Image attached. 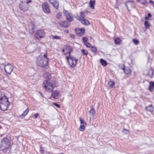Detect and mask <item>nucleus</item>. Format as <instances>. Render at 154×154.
<instances>
[{
	"instance_id": "f257e3e1",
	"label": "nucleus",
	"mask_w": 154,
	"mask_h": 154,
	"mask_svg": "<svg viewBox=\"0 0 154 154\" xmlns=\"http://www.w3.org/2000/svg\"><path fill=\"white\" fill-rule=\"evenodd\" d=\"M53 74V73L51 75L49 73H44L43 75L44 78L48 79L43 82V87L45 88L46 91L49 92L52 91L54 86H55V85H54L55 82L54 79L53 78V79H51V75Z\"/></svg>"
},
{
	"instance_id": "f03ea898",
	"label": "nucleus",
	"mask_w": 154,
	"mask_h": 154,
	"mask_svg": "<svg viewBox=\"0 0 154 154\" xmlns=\"http://www.w3.org/2000/svg\"><path fill=\"white\" fill-rule=\"evenodd\" d=\"M67 53L69 54V56L66 57L67 60L72 67H74L77 63V60L74 57L70 55V53L72 51V48L69 46H66L65 48Z\"/></svg>"
},
{
	"instance_id": "7ed1b4c3",
	"label": "nucleus",
	"mask_w": 154,
	"mask_h": 154,
	"mask_svg": "<svg viewBox=\"0 0 154 154\" xmlns=\"http://www.w3.org/2000/svg\"><path fill=\"white\" fill-rule=\"evenodd\" d=\"M42 57H38L36 61L37 65L41 67H45L48 62V59L47 57V53H45Z\"/></svg>"
},
{
	"instance_id": "20e7f679",
	"label": "nucleus",
	"mask_w": 154,
	"mask_h": 154,
	"mask_svg": "<svg viewBox=\"0 0 154 154\" xmlns=\"http://www.w3.org/2000/svg\"><path fill=\"white\" fill-rule=\"evenodd\" d=\"M10 138L9 137H5L2 139L0 145V149L3 152H7L10 145Z\"/></svg>"
},
{
	"instance_id": "39448f33",
	"label": "nucleus",
	"mask_w": 154,
	"mask_h": 154,
	"mask_svg": "<svg viewBox=\"0 0 154 154\" xmlns=\"http://www.w3.org/2000/svg\"><path fill=\"white\" fill-rule=\"evenodd\" d=\"M10 103L6 97L0 99V109L3 111L7 110L9 105Z\"/></svg>"
},
{
	"instance_id": "423d86ee",
	"label": "nucleus",
	"mask_w": 154,
	"mask_h": 154,
	"mask_svg": "<svg viewBox=\"0 0 154 154\" xmlns=\"http://www.w3.org/2000/svg\"><path fill=\"white\" fill-rule=\"evenodd\" d=\"M49 4L47 2H43L42 5V7L43 11L45 13L48 14L50 13V11L49 8Z\"/></svg>"
},
{
	"instance_id": "0eeeda50",
	"label": "nucleus",
	"mask_w": 154,
	"mask_h": 154,
	"mask_svg": "<svg viewBox=\"0 0 154 154\" xmlns=\"http://www.w3.org/2000/svg\"><path fill=\"white\" fill-rule=\"evenodd\" d=\"M45 35V32L44 30H39L37 31L35 35V38L38 39L42 38Z\"/></svg>"
},
{
	"instance_id": "6e6552de",
	"label": "nucleus",
	"mask_w": 154,
	"mask_h": 154,
	"mask_svg": "<svg viewBox=\"0 0 154 154\" xmlns=\"http://www.w3.org/2000/svg\"><path fill=\"white\" fill-rule=\"evenodd\" d=\"M58 24L61 26L67 28L70 24V23L66 20L60 21L58 22Z\"/></svg>"
},
{
	"instance_id": "1a4fd4ad",
	"label": "nucleus",
	"mask_w": 154,
	"mask_h": 154,
	"mask_svg": "<svg viewBox=\"0 0 154 154\" xmlns=\"http://www.w3.org/2000/svg\"><path fill=\"white\" fill-rule=\"evenodd\" d=\"M75 33L78 36H81L85 32V29L83 28H82L79 29H75Z\"/></svg>"
},
{
	"instance_id": "9d476101",
	"label": "nucleus",
	"mask_w": 154,
	"mask_h": 154,
	"mask_svg": "<svg viewBox=\"0 0 154 154\" xmlns=\"http://www.w3.org/2000/svg\"><path fill=\"white\" fill-rule=\"evenodd\" d=\"M125 4L129 11V8H134V4L133 1H128Z\"/></svg>"
},
{
	"instance_id": "9b49d317",
	"label": "nucleus",
	"mask_w": 154,
	"mask_h": 154,
	"mask_svg": "<svg viewBox=\"0 0 154 154\" xmlns=\"http://www.w3.org/2000/svg\"><path fill=\"white\" fill-rule=\"evenodd\" d=\"M66 17V20L69 21H72L73 20V17L72 14L68 12H66L64 13Z\"/></svg>"
},
{
	"instance_id": "f8f14e48",
	"label": "nucleus",
	"mask_w": 154,
	"mask_h": 154,
	"mask_svg": "<svg viewBox=\"0 0 154 154\" xmlns=\"http://www.w3.org/2000/svg\"><path fill=\"white\" fill-rule=\"evenodd\" d=\"M35 27L34 24L31 23L28 25V29L30 32L32 33L34 31Z\"/></svg>"
},
{
	"instance_id": "ddd939ff",
	"label": "nucleus",
	"mask_w": 154,
	"mask_h": 154,
	"mask_svg": "<svg viewBox=\"0 0 154 154\" xmlns=\"http://www.w3.org/2000/svg\"><path fill=\"white\" fill-rule=\"evenodd\" d=\"M89 118L90 119H93L94 117L95 114V112L94 109L93 108L91 109L89 111Z\"/></svg>"
},
{
	"instance_id": "4468645a",
	"label": "nucleus",
	"mask_w": 154,
	"mask_h": 154,
	"mask_svg": "<svg viewBox=\"0 0 154 154\" xmlns=\"http://www.w3.org/2000/svg\"><path fill=\"white\" fill-rule=\"evenodd\" d=\"M59 93L57 91H54L52 92L51 97L54 99L58 98Z\"/></svg>"
},
{
	"instance_id": "2eb2a0df",
	"label": "nucleus",
	"mask_w": 154,
	"mask_h": 154,
	"mask_svg": "<svg viewBox=\"0 0 154 154\" xmlns=\"http://www.w3.org/2000/svg\"><path fill=\"white\" fill-rule=\"evenodd\" d=\"M154 82L151 81L149 82V89L151 92L154 91Z\"/></svg>"
},
{
	"instance_id": "dca6fc26",
	"label": "nucleus",
	"mask_w": 154,
	"mask_h": 154,
	"mask_svg": "<svg viewBox=\"0 0 154 154\" xmlns=\"http://www.w3.org/2000/svg\"><path fill=\"white\" fill-rule=\"evenodd\" d=\"M80 21L81 23L84 25H88L90 24V23L87 20L84 19H80Z\"/></svg>"
},
{
	"instance_id": "f3484780",
	"label": "nucleus",
	"mask_w": 154,
	"mask_h": 154,
	"mask_svg": "<svg viewBox=\"0 0 154 154\" xmlns=\"http://www.w3.org/2000/svg\"><path fill=\"white\" fill-rule=\"evenodd\" d=\"M146 109L147 111L151 112H153L154 110V108L152 105H150L146 107Z\"/></svg>"
},
{
	"instance_id": "a211bd4d",
	"label": "nucleus",
	"mask_w": 154,
	"mask_h": 154,
	"mask_svg": "<svg viewBox=\"0 0 154 154\" xmlns=\"http://www.w3.org/2000/svg\"><path fill=\"white\" fill-rule=\"evenodd\" d=\"M95 3V1L94 0H91L89 2V7L92 9H94Z\"/></svg>"
},
{
	"instance_id": "6ab92c4d",
	"label": "nucleus",
	"mask_w": 154,
	"mask_h": 154,
	"mask_svg": "<svg viewBox=\"0 0 154 154\" xmlns=\"http://www.w3.org/2000/svg\"><path fill=\"white\" fill-rule=\"evenodd\" d=\"M124 71L125 73L128 74H131V71L130 68H121Z\"/></svg>"
},
{
	"instance_id": "aec40b11",
	"label": "nucleus",
	"mask_w": 154,
	"mask_h": 154,
	"mask_svg": "<svg viewBox=\"0 0 154 154\" xmlns=\"http://www.w3.org/2000/svg\"><path fill=\"white\" fill-rule=\"evenodd\" d=\"M138 2L141 3L142 5L146 6H148V2L147 0H138Z\"/></svg>"
},
{
	"instance_id": "412c9836",
	"label": "nucleus",
	"mask_w": 154,
	"mask_h": 154,
	"mask_svg": "<svg viewBox=\"0 0 154 154\" xmlns=\"http://www.w3.org/2000/svg\"><path fill=\"white\" fill-rule=\"evenodd\" d=\"M20 8L21 10L23 11H26L28 9V8L26 5L20 6Z\"/></svg>"
},
{
	"instance_id": "4be33fe9",
	"label": "nucleus",
	"mask_w": 154,
	"mask_h": 154,
	"mask_svg": "<svg viewBox=\"0 0 154 154\" xmlns=\"http://www.w3.org/2000/svg\"><path fill=\"white\" fill-rule=\"evenodd\" d=\"M153 70L152 69H150L148 71V75L150 77L152 78L153 77Z\"/></svg>"
},
{
	"instance_id": "5701e85b",
	"label": "nucleus",
	"mask_w": 154,
	"mask_h": 154,
	"mask_svg": "<svg viewBox=\"0 0 154 154\" xmlns=\"http://www.w3.org/2000/svg\"><path fill=\"white\" fill-rule=\"evenodd\" d=\"M4 69L5 72L8 74H11L13 70V68H4Z\"/></svg>"
},
{
	"instance_id": "b1692460",
	"label": "nucleus",
	"mask_w": 154,
	"mask_h": 154,
	"mask_svg": "<svg viewBox=\"0 0 154 154\" xmlns=\"http://www.w3.org/2000/svg\"><path fill=\"white\" fill-rule=\"evenodd\" d=\"M144 25L145 26V28L146 29H149V28L150 26V24L148 21H145Z\"/></svg>"
},
{
	"instance_id": "393cba45",
	"label": "nucleus",
	"mask_w": 154,
	"mask_h": 154,
	"mask_svg": "<svg viewBox=\"0 0 154 154\" xmlns=\"http://www.w3.org/2000/svg\"><path fill=\"white\" fill-rule=\"evenodd\" d=\"M115 85L114 82L113 81H110L108 83V86L110 88H112Z\"/></svg>"
},
{
	"instance_id": "a878e982",
	"label": "nucleus",
	"mask_w": 154,
	"mask_h": 154,
	"mask_svg": "<svg viewBox=\"0 0 154 154\" xmlns=\"http://www.w3.org/2000/svg\"><path fill=\"white\" fill-rule=\"evenodd\" d=\"M62 16V13L60 12H58L57 13L56 15V18L59 20L60 18H61Z\"/></svg>"
},
{
	"instance_id": "bb28decb",
	"label": "nucleus",
	"mask_w": 154,
	"mask_h": 154,
	"mask_svg": "<svg viewBox=\"0 0 154 154\" xmlns=\"http://www.w3.org/2000/svg\"><path fill=\"white\" fill-rule=\"evenodd\" d=\"M52 5L56 9H57L58 8L59 3L58 2L56 1L54 2Z\"/></svg>"
},
{
	"instance_id": "cd10ccee",
	"label": "nucleus",
	"mask_w": 154,
	"mask_h": 154,
	"mask_svg": "<svg viewBox=\"0 0 154 154\" xmlns=\"http://www.w3.org/2000/svg\"><path fill=\"white\" fill-rule=\"evenodd\" d=\"M100 62L102 65H103V66H106L107 64V63L106 61L102 59H100Z\"/></svg>"
},
{
	"instance_id": "c85d7f7f",
	"label": "nucleus",
	"mask_w": 154,
	"mask_h": 154,
	"mask_svg": "<svg viewBox=\"0 0 154 154\" xmlns=\"http://www.w3.org/2000/svg\"><path fill=\"white\" fill-rule=\"evenodd\" d=\"M121 40L119 38H116L115 39L114 43L116 45H119L120 44Z\"/></svg>"
},
{
	"instance_id": "c756f323",
	"label": "nucleus",
	"mask_w": 154,
	"mask_h": 154,
	"mask_svg": "<svg viewBox=\"0 0 154 154\" xmlns=\"http://www.w3.org/2000/svg\"><path fill=\"white\" fill-rule=\"evenodd\" d=\"M29 112V110L28 109H26L25 110L23 113L22 114L21 116H23V117H25L26 116L28 113Z\"/></svg>"
},
{
	"instance_id": "7c9ffc66",
	"label": "nucleus",
	"mask_w": 154,
	"mask_h": 154,
	"mask_svg": "<svg viewBox=\"0 0 154 154\" xmlns=\"http://www.w3.org/2000/svg\"><path fill=\"white\" fill-rule=\"evenodd\" d=\"M81 51L82 54L85 55H86L88 54V52L87 51H86L85 49L81 50Z\"/></svg>"
},
{
	"instance_id": "2f4dec72",
	"label": "nucleus",
	"mask_w": 154,
	"mask_h": 154,
	"mask_svg": "<svg viewBox=\"0 0 154 154\" xmlns=\"http://www.w3.org/2000/svg\"><path fill=\"white\" fill-rule=\"evenodd\" d=\"M85 129V126L84 125H81L79 127V130L80 131H83Z\"/></svg>"
},
{
	"instance_id": "473e14b6",
	"label": "nucleus",
	"mask_w": 154,
	"mask_h": 154,
	"mask_svg": "<svg viewBox=\"0 0 154 154\" xmlns=\"http://www.w3.org/2000/svg\"><path fill=\"white\" fill-rule=\"evenodd\" d=\"M133 42L136 45H138L139 43V41L137 39H133Z\"/></svg>"
},
{
	"instance_id": "72a5a7b5",
	"label": "nucleus",
	"mask_w": 154,
	"mask_h": 154,
	"mask_svg": "<svg viewBox=\"0 0 154 154\" xmlns=\"http://www.w3.org/2000/svg\"><path fill=\"white\" fill-rule=\"evenodd\" d=\"M79 120L80 122V123L81 124H83V125H86V123L84 120L82 119L81 118H80Z\"/></svg>"
},
{
	"instance_id": "f704fd0d",
	"label": "nucleus",
	"mask_w": 154,
	"mask_h": 154,
	"mask_svg": "<svg viewBox=\"0 0 154 154\" xmlns=\"http://www.w3.org/2000/svg\"><path fill=\"white\" fill-rule=\"evenodd\" d=\"M91 51L94 53H95L97 51V49L96 47H92L91 48Z\"/></svg>"
},
{
	"instance_id": "c9c22d12",
	"label": "nucleus",
	"mask_w": 154,
	"mask_h": 154,
	"mask_svg": "<svg viewBox=\"0 0 154 154\" xmlns=\"http://www.w3.org/2000/svg\"><path fill=\"white\" fill-rule=\"evenodd\" d=\"M52 38L53 39H60L61 38V37L59 36H57L56 35H52Z\"/></svg>"
},
{
	"instance_id": "e433bc0d",
	"label": "nucleus",
	"mask_w": 154,
	"mask_h": 154,
	"mask_svg": "<svg viewBox=\"0 0 154 154\" xmlns=\"http://www.w3.org/2000/svg\"><path fill=\"white\" fill-rule=\"evenodd\" d=\"M84 14H85V12H80L81 17H82V19L85 18V16Z\"/></svg>"
},
{
	"instance_id": "4c0bfd02",
	"label": "nucleus",
	"mask_w": 154,
	"mask_h": 154,
	"mask_svg": "<svg viewBox=\"0 0 154 154\" xmlns=\"http://www.w3.org/2000/svg\"><path fill=\"white\" fill-rule=\"evenodd\" d=\"M123 132L125 134H128L129 133V131L126 129H124L123 131Z\"/></svg>"
},
{
	"instance_id": "58836bf2",
	"label": "nucleus",
	"mask_w": 154,
	"mask_h": 154,
	"mask_svg": "<svg viewBox=\"0 0 154 154\" xmlns=\"http://www.w3.org/2000/svg\"><path fill=\"white\" fill-rule=\"evenodd\" d=\"M83 42L85 44L87 43V38L86 37H84L83 38Z\"/></svg>"
},
{
	"instance_id": "ea45409f",
	"label": "nucleus",
	"mask_w": 154,
	"mask_h": 154,
	"mask_svg": "<svg viewBox=\"0 0 154 154\" xmlns=\"http://www.w3.org/2000/svg\"><path fill=\"white\" fill-rule=\"evenodd\" d=\"M4 66L5 67L6 66L9 67H13V66L11 64L9 63L5 65Z\"/></svg>"
},
{
	"instance_id": "a19ab883",
	"label": "nucleus",
	"mask_w": 154,
	"mask_h": 154,
	"mask_svg": "<svg viewBox=\"0 0 154 154\" xmlns=\"http://www.w3.org/2000/svg\"><path fill=\"white\" fill-rule=\"evenodd\" d=\"M85 45L87 48H90L91 46V44L88 43H86Z\"/></svg>"
},
{
	"instance_id": "79ce46f5",
	"label": "nucleus",
	"mask_w": 154,
	"mask_h": 154,
	"mask_svg": "<svg viewBox=\"0 0 154 154\" xmlns=\"http://www.w3.org/2000/svg\"><path fill=\"white\" fill-rule=\"evenodd\" d=\"M50 3L52 5L54 2H56L55 0H49Z\"/></svg>"
},
{
	"instance_id": "37998d69",
	"label": "nucleus",
	"mask_w": 154,
	"mask_h": 154,
	"mask_svg": "<svg viewBox=\"0 0 154 154\" xmlns=\"http://www.w3.org/2000/svg\"><path fill=\"white\" fill-rule=\"evenodd\" d=\"M40 152L42 154H43L44 153V150L42 148V147H40Z\"/></svg>"
},
{
	"instance_id": "c03bdc74",
	"label": "nucleus",
	"mask_w": 154,
	"mask_h": 154,
	"mask_svg": "<svg viewBox=\"0 0 154 154\" xmlns=\"http://www.w3.org/2000/svg\"><path fill=\"white\" fill-rule=\"evenodd\" d=\"M149 3L152 5H153V7H154V2L152 0H150L149 2Z\"/></svg>"
},
{
	"instance_id": "a18cd8bd",
	"label": "nucleus",
	"mask_w": 154,
	"mask_h": 154,
	"mask_svg": "<svg viewBox=\"0 0 154 154\" xmlns=\"http://www.w3.org/2000/svg\"><path fill=\"white\" fill-rule=\"evenodd\" d=\"M53 104L55 105L56 106H57L58 108H59L60 107V106L59 104H57L56 103H53Z\"/></svg>"
},
{
	"instance_id": "49530a36",
	"label": "nucleus",
	"mask_w": 154,
	"mask_h": 154,
	"mask_svg": "<svg viewBox=\"0 0 154 154\" xmlns=\"http://www.w3.org/2000/svg\"><path fill=\"white\" fill-rule=\"evenodd\" d=\"M38 115H38V113H37L35 114L34 115V117L35 119L37 118L38 117Z\"/></svg>"
},
{
	"instance_id": "de8ad7c7",
	"label": "nucleus",
	"mask_w": 154,
	"mask_h": 154,
	"mask_svg": "<svg viewBox=\"0 0 154 154\" xmlns=\"http://www.w3.org/2000/svg\"><path fill=\"white\" fill-rule=\"evenodd\" d=\"M75 36V35L73 34H71L70 35V37L72 38H74Z\"/></svg>"
},
{
	"instance_id": "09e8293b",
	"label": "nucleus",
	"mask_w": 154,
	"mask_h": 154,
	"mask_svg": "<svg viewBox=\"0 0 154 154\" xmlns=\"http://www.w3.org/2000/svg\"><path fill=\"white\" fill-rule=\"evenodd\" d=\"M32 2V1L31 0H29L26 2V4H28L31 2Z\"/></svg>"
},
{
	"instance_id": "8fccbe9b",
	"label": "nucleus",
	"mask_w": 154,
	"mask_h": 154,
	"mask_svg": "<svg viewBox=\"0 0 154 154\" xmlns=\"http://www.w3.org/2000/svg\"><path fill=\"white\" fill-rule=\"evenodd\" d=\"M148 17H152V15L150 13H148Z\"/></svg>"
},
{
	"instance_id": "3c124183",
	"label": "nucleus",
	"mask_w": 154,
	"mask_h": 154,
	"mask_svg": "<svg viewBox=\"0 0 154 154\" xmlns=\"http://www.w3.org/2000/svg\"><path fill=\"white\" fill-rule=\"evenodd\" d=\"M145 19L146 20H149V17H147V16H146L145 17Z\"/></svg>"
},
{
	"instance_id": "603ef678",
	"label": "nucleus",
	"mask_w": 154,
	"mask_h": 154,
	"mask_svg": "<svg viewBox=\"0 0 154 154\" xmlns=\"http://www.w3.org/2000/svg\"><path fill=\"white\" fill-rule=\"evenodd\" d=\"M65 51H66V49H63L62 50V52L64 53Z\"/></svg>"
},
{
	"instance_id": "864d4df0",
	"label": "nucleus",
	"mask_w": 154,
	"mask_h": 154,
	"mask_svg": "<svg viewBox=\"0 0 154 154\" xmlns=\"http://www.w3.org/2000/svg\"><path fill=\"white\" fill-rule=\"evenodd\" d=\"M83 12H85V14L87 13H88V11H83Z\"/></svg>"
},
{
	"instance_id": "5fc2aeb1",
	"label": "nucleus",
	"mask_w": 154,
	"mask_h": 154,
	"mask_svg": "<svg viewBox=\"0 0 154 154\" xmlns=\"http://www.w3.org/2000/svg\"><path fill=\"white\" fill-rule=\"evenodd\" d=\"M68 31H66V33H68Z\"/></svg>"
},
{
	"instance_id": "6e6d98bb",
	"label": "nucleus",
	"mask_w": 154,
	"mask_h": 154,
	"mask_svg": "<svg viewBox=\"0 0 154 154\" xmlns=\"http://www.w3.org/2000/svg\"><path fill=\"white\" fill-rule=\"evenodd\" d=\"M61 154H63V153H61Z\"/></svg>"
}]
</instances>
